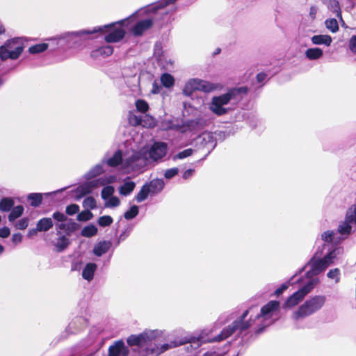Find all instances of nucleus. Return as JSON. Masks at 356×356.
I'll return each mask as SVG.
<instances>
[{
    "label": "nucleus",
    "mask_w": 356,
    "mask_h": 356,
    "mask_svg": "<svg viewBox=\"0 0 356 356\" xmlns=\"http://www.w3.org/2000/svg\"><path fill=\"white\" fill-rule=\"evenodd\" d=\"M149 194H151L149 188H148L147 184H145L141 187L140 191L137 193L136 200L138 202H141L147 198Z\"/></svg>",
    "instance_id": "obj_28"
},
{
    "label": "nucleus",
    "mask_w": 356,
    "mask_h": 356,
    "mask_svg": "<svg viewBox=\"0 0 356 356\" xmlns=\"http://www.w3.org/2000/svg\"><path fill=\"white\" fill-rule=\"evenodd\" d=\"M177 344H174L173 346H171L168 343H165L162 345L161 346H159L160 348V353H163L165 351L168 350V349L171 348L172 347H176Z\"/></svg>",
    "instance_id": "obj_60"
},
{
    "label": "nucleus",
    "mask_w": 356,
    "mask_h": 356,
    "mask_svg": "<svg viewBox=\"0 0 356 356\" xmlns=\"http://www.w3.org/2000/svg\"><path fill=\"white\" fill-rule=\"evenodd\" d=\"M161 82L163 86L166 88H170L174 86L175 79L170 74L163 73L161 76Z\"/></svg>",
    "instance_id": "obj_27"
},
{
    "label": "nucleus",
    "mask_w": 356,
    "mask_h": 356,
    "mask_svg": "<svg viewBox=\"0 0 356 356\" xmlns=\"http://www.w3.org/2000/svg\"><path fill=\"white\" fill-rule=\"evenodd\" d=\"M248 314L249 309H246L238 318L234 321L230 325H228L227 327L223 328L220 333L213 338V341H222L229 337L236 331L242 333L245 330H248L252 325L251 319L248 321L245 320V318Z\"/></svg>",
    "instance_id": "obj_2"
},
{
    "label": "nucleus",
    "mask_w": 356,
    "mask_h": 356,
    "mask_svg": "<svg viewBox=\"0 0 356 356\" xmlns=\"http://www.w3.org/2000/svg\"><path fill=\"white\" fill-rule=\"evenodd\" d=\"M110 247V241H100L95 245L93 248V253L97 257H101L108 251Z\"/></svg>",
    "instance_id": "obj_16"
},
{
    "label": "nucleus",
    "mask_w": 356,
    "mask_h": 356,
    "mask_svg": "<svg viewBox=\"0 0 356 356\" xmlns=\"http://www.w3.org/2000/svg\"><path fill=\"white\" fill-rule=\"evenodd\" d=\"M87 184L92 191L94 188H97L99 185H103L104 183L99 179H94L90 181H87Z\"/></svg>",
    "instance_id": "obj_54"
},
{
    "label": "nucleus",
    "mask_w": 356,
    "mask_h": 356,
    "mask_svg": "<svg viewBox=\"0 0 356 356\" xmlns=\"http://www.w3.org/2000/svg\"><path fill=\"white\" fill-rule=\"evenodd\" d=\"M349 49L352 52L356 53V35H353L349 41Z\"/></svg>",
    "instance_id": "obj_56"
},
{
    "label": "nucleus",
    "mask_w": 356,
    "mask_h": 356,
    "mask_svg": "<svg viewBox=\"0 0 356 356\" xmlns=\"http://www.w3.org/2000/svg\"><path fill=\"white\" fill-rule=\"evenodd\" d=\"M96 269V264L88 263L82 271V277L86 280H91L94 277Z\"/></svg>",
    "instance_id": "obj_19"
},
{
    "label": "nucleus",
    "mask_w": 356,
    "mask_h": 356,
    "mask_svg": "<svg viewBox=\"0 0 356 356\" xmlns=\"http://www.w3.org/2000/svg\"><path fill=\"white\" fill-rule=\"evenodd\" d=\"M155 339L153 332H143L138 335L131 334L127 339V343L129 346H143Z\"/></svg>",
    "instance_id": "obj_7"
},
{
    "label": "nucleus",
    "mask_w": 356,
    "mask_h": 356,
    "mask_svg": "<svg viewBox=\"0 0 356 356\" xmlns=\"http://www.w3.org/2000/svg\"><path fill=\"white\" fill-rule=\"evenodd\" d=\"M92 192L87 182L80 185L77 187L76 191V198L81 199L86 195L90 194Z\"/></svg>",
    "instance_id": "obj_25"
},
{
    "label": "nucleus",
    "mask_w": 356,
    "mask_h": 356,
    "mask_svg": "<svg viewBox=\"0 0 356 356\" xmlns=\"http://www.w3.org/2000/svg\"><path fill=\"white\" fill-rule=\"evenodd\" d=\"M140 158V155L138 153H135L132 154L130 157L127 158L125 159V165L127 167L132 166L134 163L138 161Z\"/></svg>",
    "instance_id": "obj_48"
},
{
    "label": "nucleus",
    "mask_w": 356,
    "mask_h": 356,
    "mask_svg": "<svg viewBox=\"0 0 356 356\" xmlns=\"http://www.w3.org/2000/svg\"><path fill=\"white\" fill-rule=\"evenodd\" d=\"M194 84L196 86L197 90L203 91L204 92H210L217 88L215 84L201 79H195Z\"/></svg>",
    "instance_id": "obj_15"
},
{
    "label": "nucleus",
    "mask_w": 356,
    "mask_h": 356,
    "mask_svg": "<svg viewBox=\"0 0 356 356\" xmlns=\"http://www.w3.org/2000/svg\"><path fill=\"white\" fill-rule=\"evenodd\" d=\"M135 104L137 111L143 113H146L149 108L148 103L144 99H137Z\"/></svg>",
    "instance_id": "obj_37"
},
{
    "label": "nucleus",
    "mask_w": 356,
    "mask_h": 356,
    "mask_svg": "<svg viewBox=\"0 0 356 356\" xmlns=\"http://www.w3.org/2000/svg\"><path fill=\"white\" fill-rule=\"evenodd\" d=\"M212 111L218 115H222L227 113L226 108L222 107V105L217 104L216 102L212 100L211 103Z\"/></svg>",
    "instance_id": "obj_42"
},
{
    "label": "nucleus",
    "mask_w": 356,
    "mask_h": 356,
    "mask_svg": "<svg viewBox=\"0 0 356 356\" xmlns=\"http://www.w3.org/2000/svg\"><path fill=\"white\" fill-rule=\"evenodd\" d=\"M280 302L277 300H270L266 305H264L261 308L260 314L257 315L256 318L260 317H266L270 315L272 312L279 309Z\"/></svg>",
    "instance_id": "obj_13"
},
{
    "label": "nucleus",
    "mask_w": 356,
    "mask_h": 356,
    "mask_svg": "<svg viewBox=\"0 0 356 356\" xmlns=\"http://www.w3.org/2000/svg\"><path fill=\"white\" fill-rule=\"evenodd\" d=\"M339 232L342 234H349L351 232L352 227L348 222H343L339 226Z\"/></svg>",
    "instance_id": "obj_45"
},
{
    "label": "nucleus",
    "mask_w": 356,
    "mask_h": 356,
    "mask_svg": "<svg viewBox=\"0 0 356 356\" xmlns=\"http://www.w3.org/2000/svg\"><path fill=\"white\" fill-rule=\"evenodd\" d=\"M120 204V199L116 196H111L108 202L106 204V207H115L119 206Z\"/></svg>",
    "instance_id": "obj_52"
},
{
    "label": "nucleus",
    "mask_w": 356,
    "mask_h": 356,
    "mask_svg": "<svg viewBox=\"0 0 356 356\" xmlns=\"http://www.w3.org/2000/svg\"><path fill=\"white\" fill-rule=\"evenodd\" d=\"M10 229L7 227H3L0 228V237L5 238L10 236Z\"/></svg>",
    "instance_id": "obj_57"
},
{
    "label": "nucleus",
    "mask_w": 356,
    "mask_h": 356,
    "mask_svg": "<svg viewBox=\"0 0 356 356\" xmlns=\"http://www.w3.org/2000/svg\"><path fill=\"white\" fill-rule=\"evenodd\" d=\"M194 172V170L193 169H188V170H186L184 174H183V178L184 179H188L189 177H191L193 174Z\"/></svg>",
    "instance_id": "obj_63"
},
{
    "label": "nucleus",
    "mask_w": 356,
    "mask_h": 356,
    "mask_svg": "<svg viewBox=\"0 0 356 356\" xmlns=\"http://www.w3.org/2000/svg\"><path fill=\"white\" fill-rule=\"evenodd\" d=\"M138 207L133 205L131 208L124 213V217L127 220H131L138 214Z\"/></svg>",
    "instance_id": "obj_39"
},
{
    "label": "nucleus",
    "mask_w": 356,
    "mask_h": 356,
    "mask_svg": "<svg viewBox=\"0 0 356 356\" xmlns=\"http://www.w3.org/2000/svg\"><path fill=\"white\" fill-rule=\"evenodd\" d=\"M327 276L330 279H334L335 283H338L340 280V270L338 268H335L329 270Z\"/></svg>",
    "instance_id": "obj_43"
},
{
    "label": "nucleus",
    "mask_w": 356,
    "mask_h": 356,
    "mask_svg": "<svg viewBox=\"0 0 356 356\" xmlns=\"http://www.w3.org/2000/svg\"><path fill=\"white\" fill-rule=\"evenodd\" d=\"M161 88V87L159 86L156 81H154L152 84V92L153 94H158L160 92Z\"/></svg>",
    "instance_id": "obj_61"
},
{
    "label": "nucleus",
    "mask_w": 356,
    "mask_h": 356,
    "mask_svg": "<svg viewBox=\"0 0 356 356\" xmlns=\"http://www.w3.org/2000/svg\"><path fill=\"white\" fill-rule=\"evenodd\" d=\"M15 202L11 197H3L0 200V211L8 212L14 207Z\"/></svg>",
    "instance_id": "obj_23"
},
{
    "label": "nucleus",
    "mask_w": 356,
    "mask_h": 356,
    "mask_svg": "<svg viewBox=\"0 0 356 356\" xmlns=\"http://www.w3.org/2000/svg\"><path fill=\"white\" fill-rule=\"evenodd\" d=\"M114 193V188L111 186H107L102 190V197L104 200L107 199L108 197L112 196Z\"/></svg>",
    "instance_id": "obj_46"
},
{
    "label": "nucleus",
    "mask_w": 356,
    "mask_h": 356,
    "mask_svg": "<svg viewBox=\"0 0 356 356\" xmlns=\"http://www.w3.org/2000/svg\"><path fill=\"white\" fill-rule=\"evenodd\" d=\"M36 225L39 232H47L53 227L54 223L51 218H42L38 221Z\"/></svg>",
    "instance_id": "obj_18"
},
{
    "label": "nucleus",
    "mask_w": 356,
    "mask_h": 356,
    "mask_svg": "<svg viewBox=\"0 0 356 356\" xmlns=\"http://www.w3.org/2000/svg\"><path fill=\"white\" fill-rule=\"evenodd\" d=\"M47 43H40L31 46L29 48V52L31 54H39L45 51L48 49Z\"/></svg>",
    "instance_id": "obj_30"
},
{
    "label": "nucleus",
    "mask_w": 356,
    "mask_h": 356,
    "mask_svg": "<svg viewBox=\"0 0 356 356\" xmlns=\"http://www.w3.org/2000/svg\"><path fill=\"white\" fill-rule=\"evenodd\" d=\"M161 354L159 346L157 345L147 346L144 350V356H159Z\"/></svg>",
    "instance_id": "obj_35"
},
{
    "label": "nucleus",
    "mask_w": 356,
    "mask_h": 356,
    "mask_svg": "<svg viewBox=\"0 0 356 356\" xmlns=\"http://www.w3.org/2000/svg\"><path fill=\"white\" fill-rule=\"evenodd\" d=\"M179 170L177 168H170L165 172L164 177L165 179H170L176 176Z\"/></svg>",
    "instance_id": "obj_49"
},
{
    "label": "nucleus",
    "mask_w": 356,
    "mask_h": 356,
    "mask_svg": "<svg viewBox=\"0 0 356 356\" xmlns=\"http://www.w3.org/2000/svg\"><path fill=\"white\" fill-rule=\"evenodd\" d=\"M53 218L58 222H66L65 234L70 236L80 228V225L73 219L68 218L66 215L60 211H56L52 215Z\"/></svg>",
    "instance_id": "obj_8"
},
{
    "label": "nucleus",
    "mask_w": 356,
    "mask_h": 356,
    "mask_svg": "<svg viewBox=\"0 0 356 356\" xmlns=\"http://www.w3.org/2000/svg\"><path fill=\"white\" fill-rule=\"evenodd\" d=\"M123 25L124 20H120L102 26L95 27L92 31H83V34H93L96 33H106L104 40L107 43H116L121 41L126 35V31L122 27H115V24Z\"/></svg>",
    "instance_id": "obj_1"
},
{
    "label": "nucleus",
    "mask_w": 356,
    "mask_h": 356,
    "mask_svg": "<svg viewBox=\"0 0 356 356\" xmlns=\"http://www.w3.org/2000/svg\"><path fill=\"white\" fill-rule=\"evenodd\" d=\"M313 282L312 281L309 282L286 299L284 302V307L291 308L295 307L304 299V298L313 289Z\"/></svg>",
    "instance_id": "obj_6"
},
{
    "label": "nucleus",
    "mask_w": 356,
    "mask_h": 356,
    "mask_svg": "<svg viewBox=\"0 0 356 356\" xmlns=\"http://www.w3.org/2000/svg\"><path fill=\"white\" fill-rule=\"evenodd\" d=\"M267 74L264 72H260L257 75V81L258 83H261L266 78Z\"/></svg>",
    "instance_id": "obj_62"
},
{
    "label": "nucleus",
    "mask_w": 356,
    "mask_h": 356,
    "mask_svg": "<svg viewBox=\"0 0 356 356\" xmlns=\"http://www.w3.org/2000/svg\"><path fill=\"white\" fill-rule=\"evenodd\" d=\"M326 296L323 295L314 296L307 300L301 305L297 311L293 313L296 320L305 318L319 311L325 304Z\"/></svg>",
    "instance_id": "obj_3"
},
{
    "label": "nucleus",
    "mask_w": 356,
    "mask_h": 356,
    "mask_svg": "<svg viewBox=\"0 0 356 356\" xmlns=\"http://www.w3.org/2000/svg\"><path fill=\"white\" fill-rule=\"evenodd\" d=\"M113 47L111 45L103 46L91 51L90 57L93 59H97L99 57H108L113 54Z\"/></svg>",
    "instance_id": "obj_14"
},
{
    "label": "nucleus",
    "mask_w": 356,
    "mask_h": 356,
    "mask_svg": "<svg viewBox=\"0 0 356 356\" xmlns=\"http://www.w3.org/2000/svg\"><path fill=\"white\" fill-rule=\"evenodd\" d=\"M83 207L90 211L95 209L97 207L95 199L92 196L87 197L83 201Z\"/></svg>",
    "instance_id": "obj_38"
},
{
    "label": "nucleus",
    "mask_w": 356,
    "mask_h": 356,
    "mask_svg": "<svg viewBox=\"0 0 356 356\" xmlns=\"http://www.w3.org/2000/svg\"><path fill=\"white\" fill-rule=\"evenodd\" d=\"M122 161V152L120 149H118L112 157L107 160L106 164L110 167L115 168L120 165Z\"/></svg>",
    "instance_id": "obj_20"
},
{
    "label": "nucleus",
    "mask_w": 356,
    "mask_h": 356,
    "mask_svg": "<svg viewBox=\"0 0 356 356\" xmlns=\"http://www.w3.org/2000/svg\"><path fill=\"white\" fill-rule=\"evenodd\" d=\"M92 217H93L92 213L90 210L86 209V210L82 211L80 213H79L76 218L79 221L86 222V221H88L90 219H92Z\"/></svg>",
    "instance_id": "obj_41"
},
{
    "label": "nucleus",
    "mask_w": 356,
    "mask_h": 356,
    "mask_svg": "<svg viewBox=\"0 0 356 356\" xmlns=\"http://www.w3.org/2000/svg\"><path fill=\"white\" fill-rule=\"evenodd\" d=\"M56 225V229L58 230L57 234H60V231L63 230L65 232L66 222H60Z\"/></svg>",
    "instance_id": "obj_59"
},
{
    "label": "nucleus",
    "mask_w": 356,
    "mask_h": 356,
    "mask_svg": "<svg viewBox=\"0 0 356 356\" xmlns=\"http://www.w3.org/2000/svg\"><path fill=\"white\" fill-rule=\"evenodd\" d=\"M22 241V235L20 233H15L12 236V241L15 244H18Z\"/></svg>",
    "instance_id": "obj_58"
},
{
    "label": "nucleus",
    "mask_w": 356,
    "mask_h": 356,
    "mask_svg": "<svg viewBox=\"0 0 356 356\" xmlns=\"http://www.w3.org/2000/svg\"><path fill=\"white\" fill-rule=\"evenodd\" d=\"M79 211V206L76 204H71L67 206L65 212L69 216H73Z\"/></svg>",
    "instance_id": "obj_47"
},
{
    "label": "nucleus",
    "mask_w": 356,
    "mask_h": 356,
    "mask_svg": "<svg viewBox=\"0 0 356 356\" xmlns=\"http://www.w3.org/2000/svg\"><path fill=\"white\" fill-rule=\"evenodd\" d=\"M24 207L22 205H17L13 207L10 211L8 218L10 222H14L17 218L20 217L24 213Z\"/></svg>",
    "instance_id": "obj_24"
},
{
    "label": "nucleus",
    "mask_w": 356,
    "mask_h": 356,
    "mask_svg": "<svg viewBox=\"0 0 356 356\" xmlns=\"http://www.w3.org/2000/svg\"><path fill=\"white\" fill-rule=\"evenodd\" d=\"M147 186L151 194H157L163 190L164 181L160 179H154L147 184Z\"/></svg>",
    "instance_id": "obj_17"
},
{
    "label": "nucleus",
    "mask_w": 356,
    "mask_h": 356,
    "mask_svg": "<svg viewBox=\"0 0 356 356\" xmlns=\"http://www.w3.org/2000/svg\"><path fill=\"white\" fill-rule=\"evenodd\" d=\"M24 45L22 40L18 38L7 40L0 47V58L6 60L8 58L15 60L22 54Z\"/></svg>",
    "instance_id": "obj_4"
},
{
    "label": "nucleus",
    "mask_w": 356,
    "mask_h": 356,
    "mask_svg": "<svg viewBox=\"0 0 356 356\" xmlns=\"http://www.w3.org/2000/svg\"><path fill=\"white\" fill-rule=\"evenodd\" d=\"M248 91L247 87H240L237 88H232L227 93L220 95L218 97H213L212 100L217 104L225 105L229 103L231 99L236 97L240 94H246Z\"/></svg>",
    "instance_id": "obj_9"
},
{
    "label": "nucleus",
    "mask_w": 356,
    "mask_h": 356,
    "mask_svg": "<svg viewBox=\"0 0 356 356\" xmlns=\"http://www.w3.org/2000/svg\"><path fill=\"white\" fill-rule=\"evenodd\" d=\"M38 232H39V230H37V227L35 228L31 229L28 232V236L31 237L33 235L36 234Z\"/></svg>",
    "instance_id": "obj_64"
},
{
    "label": "nucleus",
    "mask_w": 356,
    "mask_h": 356,
    "mask_svg": "<svg viewBox=\"0 0 356 356\" xmlns=\"http://www.w3.org/2000/svg\"><path fill=\"white\" fill-rule=\"evenodd\" d=\"M312 42L314 44H325L330 46L332 38L328 35H316L312 38Z\"/></svg>",
    "instance_id": "obj_21"
},
{
    "label": "nucleus",
    "mask_w": 356,
    "mask_h": 356,
    "mask_svg": "<svg viewBox=\"0 0 356 356\" xmlns=\"http://www.w3.org/2000/svg\"><path fill=\"white\" fill-rule=\"evenodd\" d=\"M194 83H195V79H192V80H190L184 86V89H183L184 95H185L187 97H190L192 95V94L194 91L197 90L196 86H195V84H194Z\"/></svg>",
    "instance_id": "obj_34"
},
{
    "label": "nucleus",
    "mask_w": 356,
    "mask_h": 356,
    "mask_svg": "<svg viewBox=\"0 0 356 356\" xmlns=\"http://www.w3.org/2000/svg\"><path fill=\"white\" fill-rule=\"evenodd\" d=\"M193 152V149L191 148L186 149L180 152H179L177 154H176L173 159H183L184 158H186L188 156H190L192 155Z\"/></svg>",
    "instance_id": "obj_44"
},
{
    "label": "nucleus",
    "mask_w": 356,
    "mask_h": 356,
    "mask_svg": "<svg viewBox=\"0 0 356 356\" xmlns=\"http://www.w3.org/2000/svg\"><path fill=\"white\" fill-rule=\"evenodd\" d=\"M28 200L31 201L30 204L33 207H39L42 202V195L41 193H30Z\"/></svg>",
    "instance_id": "obj_29"
},
{
    "label": "nucleus",
    "mask_w": 356,
    "mask_h": 356,
    "mask_svg": "<svg viewBox=\"0 0 356 356\" xmlns=\"http://www.w3.org/2000/svg\"><path fill=\"white\" fill-rule=\"evenodd\" d=\"M136 184L134 181H127L120 188V193L122 195L130 194L135 188Z\"/></svg>",
    "instance_id": "obj_31"
},
{
    "label": "nucleus",
    "mask_w": 356,
    "mask_h": 356,
    "mask_svg": "<svg viewBox=\"0 0 356 356\" xmlns=\"http://www.w3.org/2000/svg\"><path fill=\"white\" fill-rule=\"evenodd\" d=\"M154 24L152 19L140 20L132 27L131 32L134 36H141L145 32L149 30Z\"/></svg>",
    "instance_id": "obj_12"
},
{
    "label": "nucleus",
    "mask_w": 356,
    "mask_h": 356,
    "mask_svg": "<svg viewBox=\"0 0 356 356\" xmlns=\"http://www.w3.org/2000/svg\"><path fill=\"white\" fill-rule=\"evenodd\" d=\"M70 244L69 239L64 235L60 236L56 244L58 252H62L66 249Z\"/></svg>",
    "instance_id": "obj_33"
},
{
    "label": "nucleus",
    "mask_w": 356,
    "mask_h": 356,
    "mask_svg": "<svg viewBox=\"0 0 356 356\" xmlns=\"http://www.w3.org/2000/svg\"><path fill=\"white\" fill-rule=\"evenodd\" d=\"M129 354V348L121 339L115 341L108 349V356H128Z\"/></svg>",
    "instance_id": "obj_10"
},
{
    "label": "nucleus",
    "mask_w": 356,
    "mask_h": 356,
    "mask_svg": "<svg viewBox=\"0 0 356 356\" xmlns=\"http://www.w3.org/2000/svg\"><path fill=\"white\" fill-rule=\"evenodd\" d=\"M334 233L333 231H326L321 235V238L325 242H332L334 238Z\"/></svg>",
    "instance_id": "obj_50"
},
{
    "label": "nucleus",
    "mask_w": 356,
    "mask_h": 356,
    "mask_svg": "<svg viewBox=\"0 0 356 356\" xmlns=\"http://www.w3.org/2000/svg\"><path fill=\"white\" fill-rule=\"evenodd\" d=\"M327 7L337 17H341V7L337 0H329Z\"/></svg>",
    "instance_id": "obj_32"
},
{
    "label": "nucleus",
    "mask_w": 356,
    "mask_h": 356,
    "mask_svg": "<svg viewBox=\"0 0 356 356\" xmlns=\"http://www.w3.org/2000/svg\"><path fill=\"white\" fill-rule=\"evenodd\" d=\"M323 55V50L320 48H309L305 51L306 57L312 60L321 58Z\"/></svg>",
    "instance_id": "obj_22"
},
{
    "label": "nucleus",
    "mask_w": 356,
    "mask_h": 356,
    "mask_svg": "<svg viewBox=\"0 0 356 356\" xmlns=\"http://www.w3.org/2000/svg\"><path fill=\"white\" fill-rule=\"evenodd\" d=\"M336 257L335 250H333L328 252L322 259H316L313 257L308 261L307 265L311 269L307 273L310 276L318 275L324 271L329 266L334 263Z\"/></svg>",
    "instance_id": "obj_5"
},
{
    "label": "nucleus",
    "mask_w": 356,
    "mask_h": 356,
    "mask_svg": "<svg viewBox=\"0 0 356 356\" xmlns=\"http://www.w3.org/2000/svg\"><path fill=\"white\" fill-rule=\"evenodd\" d=\"M113 222V218L108 215L100 216L97 220L98 225L103 227L110 226Z\"/></svg>",
    "instance_id": "obj_40"
},
{
    "label": "nucleus",
    "mask_w": 356,
    "mask_h": 356,
    "mask_svg": "<svg viewBox=\"0 0 356 356\" xmlns=\"http://www.w3.org/2000/svg\"><path fill=\"white\" fill-rule=\"evenodd\" d=\"M325 26L331 32L335 33L339 30V24L336 19L330 18L327 19L325 22Z\"/></svg>",
    "instance_id": "obj_36"
},
{
    "label": "nucleus",
    "mask_w": 356,
    "mask_h": 356,
    "mask_svg": "<svg viewBox=\"0 0 356 356\" xmlns=\"http://www.w3.org/2000/svg\"><path fill=\"white\" fill-rule=\"evenodd\" d=\"M97 228L94 225H89L83 228L81 234L82 236L90 238L97 234Z\"/></svg>",
    "instance_id": "obj_26"
},
{
    "label": "nucleus",
    "mask_w": 356,
    "mask_h": 356,
    "mask_svg": "<svg viewBox=\"0 0 356 356\" xmlns=\"http://www.w3.org/2000/svg\"><path fill=\"white\" fill-rule=\"evenodd\" d=\"M289 287L288 283L282 284L278 289H277L275 292L274 295L276 296H279L281 295L284 291H286Z\"/></svg>",
    "instance_id": "obj_55"
},
{
    "label": "nucleus",
    "mask_w": 356,
    "mask_h": 356,
    "mask_svg": "<svg viewBox=\"0 0 356 356\" xmlns=\"http://www.w3.org/2000/svg\"><path fill=\"white\" fill-rule=\"evenodd\" d=\"M352 207L350 208L349 211L346 214V218L348 219L349 222L354 221L356 224V206L354 207L353 210Z\"/></svg>",
    "instance_id": "obj_53"
},
{
    "label": "nucleus",
    "mask_w": 356,
    "mask_h": 356,
    "mask_svg": "<svg viewBox=\"0 0 356 356\" xmlns=\"http://www.w3.org/2000/svg\"><path fill=\"white\" fill-rule=\"evenodd\" d=\"M29 225V220L27 218L20 219L15 225L17 229H25Z\"/></svg>",
    "instance_id": "obj_51"
},
{
    "label": "nucleus",
    "mask_w": 356,
    "mask_h": 356,
    "mask_svg": "<svg viewBox=\"0 0 356 356\" xmlns=\"http://www.w3.org/2000/svg\"><path fill=\"white\" fill-rule=\"evenodd\" d=\"M167 144L163 142L154 143L151 147L149 155L154 161L162 159L167 153Z\"/></svg>",
    "instance_id": "obj_11"
}]
</instances>
